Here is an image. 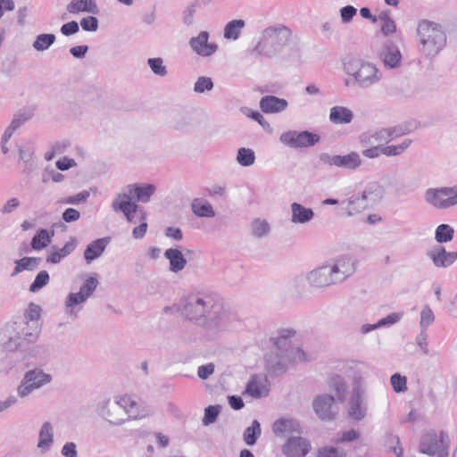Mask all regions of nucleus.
<instances>
[{
  "label": "nucleus",
  "mask_w": 457,
  "mask_h": 457,
  "mask_svg": "<svg viewBox=\"0 0 457 457\" xmlns=\"http://www.w3.org/2000/svg\"><path fill=\"white\" fill-rule=\"evenodd\" d=\"M181 314L188 320L212 332L230 328L235 320L218 297L206 293H197L185 299L181 306Z\"/></svg>",
  "instance_id": "nucleus-1"
},
{
  "label": "nucleus",
  "mask_w": 457,
  "mask_h": 457,
  "mask_svg": "<svg viewBox=\"0 0 457 457\" xmlns=\"http://www.w3.org/2000/svg\"><path fill=\"white\" fill-rule=\"evenodd\" d=\"M358 260L350 254H340L329 259L305 274L311 288L324 289L344 283L357 270Z\"/></svg>",
  "instance_id": "nucleus-2"
},
{
  "label": "nucleus",
  "mask_w": 457,
  "mask_h": 457,
  "mask_svg": "<svg viewBox=\"0 0 457 457\" xmlns=\"http://www.w3.org/2000/svg\"><path fill=\"white\" fill-rule=\"evenodd\" d=\"M407 134V129L401 126L381 129L360 136V143L365 147L361 154L368 159H377L380 155L395 157L406 152L412 144V139L404 138L396 145H384Z\"/></svg>",
  "instance_id": "nucleus-3"
},
{
  "label": "nucleus",
  "mask_w": 457,
  "mask_h": 457,
  "mask_svg": "<svg viewBox=\"0 0 457 457\" xmlns=\"http://www.w3.org/2000/svg\"><path fill=\"white\" fill-rule=\"evenodd\" d=\"M155 191L156 187L153 184H129L115 195L112 208L114 212L122 213L128 223L135 224L137 211L144 210L137 203H149Z\"/></svg>",
  "instance_id": "nucleus-4"
},
{
  "label": "nucleus",
  "mask_w": 457,
  "mask_h": 457,
  "mask_svg": "<svg viewBox=\"0 0 457 457\" xmlns=\"http://www.w3.org/2000/svg\"><path fill=\"white\" fill-rule=\"evenodd\" d=\"M342 69L349 79L345 85L352 82L361 89H370L382 83L384 73L377 63L358 55L349 54L342 59Z\"/></svg>",
  "instance_id": "nucleus-5"
},
{
  "label": "nucleus",
  "mask_w": 457,
  "mask_h": 457,
  "mask_svg": "<svg viewBox=\"0 0 457 457\" xmlns=\"http://www.w3.org/2000/svg\"><path fill=\"white\" fill-rule=\"evenodd\" d=\"M290 37L291 30L285 25L278 23L269 26L260 32L253 52L265 58L278 57L289 42Z\"/></svg>",
  "instance_id": "nucleus-6"
},
{
  "label": "nucleus",
  "mask_w": 457,
  "mask_h": 457,
  "mask_svg": "<svg viewBox=\"0 0 457 457\" xmlns=\"http://www.w3.org/2000/svg\"><path fill=\"white\" fill-rule=\"evenodd\" d=\"M418 48L427 57L436 55L445 46L446 36L441 26L428 20L417 26Z\"/></svg>",
  "instance_id": "nucleus-7"
},
{
  "label": "nucleus",
  "mask_w": 457,
  "mask_h": 457,
  "mask_svg": "<svg viewBox=\"0 0 457 457\" xmlns=\"http://www.w3.org/2000/svg\"><path fill=\"white\" fill-rule=\"evenodd\" d=\"M424 201L431 208L445 211L457 206V185L428 187Z\"/></svg>",
  "instance_id": "nucleus-8"
},
{
  "label": "nucleus",
  "mask_w": 457,
  "mask_h": 457,
  "mask_svg": "<svg viewBox=\"0 0 457 457\" xmlns=\"http://www.w3.org/2000/svg\"><path fill=\"white\" fill-rule=\"evenodd\" d=\"M97 285V278L94 276H88L80 287L79 292L68 294L64 302V311L69 318L72 320L78 318L79 312L83 308V304L93 295Z\"/></svg>",
  "instance_id": "nucleus-9"
},
{
  "label": "nucleus",
  "mask_w": 457,
  "mask_h": 457,
  "mask_svg": "<svg viewBox=\"0 0 457 457\" xmlns=\"http://www.w3.org/2000/svg\"><path fill=\"white\" fill-rule=\"evenodd\" d=\"M15 336L7 338L6 331L0 332V345L7 351H13L22 345V343H34L40 333V324L21 322L17 327Z\"/></svg>",
  "instance_id": "nucleus-10"
},
{
  "label": "nucleus",
  "mask_w": 457,
  "mask_h": 457,
  "mask_svg": "<svg viewBox=\"0 0 457 457\" xmlns=\"http://www.w3.org/2000/svg\"><path fill=\"white\" fill-rule=\"evenodd\" d=\"M52 375L41 368H33L26 371L17 386L16 393L20 398L29 396L36 390L49 385L52 382Z\"/></svg>",
  "instance_id": "nucleus-11"
},
{
  "label": "nucleus",
  "mask_w": 457,
  "mask_h": 457,
  "mask_svg": "<svg viewBox=\"0 0 457 457\" xmlns=\"http://www.w3.org/2000/svg\"><path fill=\"white\" fill-rule=\"evenodd\" d=\"M295 336V331L293 329H281L275 340V347L278 351H283L287 365L309 360L307 353L302 348L293 345L292 338Z\"/></svg>",
  "instance_id": "nucleus-12"
},
{
  "label": "nucleus",
  "mask_w": 457,
  "mask_h": 457,
  "mask_svg": "<svg viewBox=\"0 0 457 457\" xmlns=\"http://www.w3.org/2000/svg\"><path fill=\"white\" fill-rule=\"evenodd\" d=\"M119 405L122 411V421L125 424L129 420H137L146 418L150 411L133 396L129 395H117Z\"/></svg>",
  "instance_id": "nucleus-13"
},
{
  "label": "nucleus",
  "mask_w": 457,
  "mask_h": 457,
  "mask_svg": "<svg viewBox=\"0 0 457 457\" xmlns=\"http://www.w3.org/2000/svg\"><path fill=\"white\" fill-rule=\"evenodd\" d=\"M97 415L112 427L123 425L122 411L119 405L117 395L112 399H104L100 401L96 405Z\"/></svg>",
  "instance_id": "nucleus-14"
},
{
  "label": "nucleus",
  "mask_w": 457,
  "mask_h": 457,
  "mask_svg": "<svg viewBox=\"0 0 457 457\" xmlns=\"http://www.w3.org/2000/svg\"><path fill=\"white\" fill-rule=\"evenodd\" d=\"M320 140V137L309 131L287 130L279 136L282 145L290 148L312 146Z\"/></svg>",
  "instance_id": "nucleus-15"
},
{
  "label": "nucleus",
  "mask_w": 457,
  "mask_h": 457,
  "mask_svg": "<svg viewBox=\"0 0 457 457\" xmlns=\"http://www.w3.org/2000/svg\"><path fill=\"white\" fill-rule=\"evenodd\" d=\"M320 161L325 165L353 170L359 169L362 164L360 154L354 151L345 155L321 154Z\"/></svg>",
  "instance_id": "nucleus-16"
},
{
  "label": "nucleus",
  "mask_w": 457,
  "mask_h": 457,
  "mask_svg": "<svg viewBox=\"0 0 457 457\" xmlns=\"http://www.w3.org/2000/svg\"><path fill=\"white\" fill-rule=\"evenodd\" d=\"M378 59L386 70H399L403 65V54L399 46L392 41H386L378 52Z\"/></svg>",
  "instance_id": "nucleus-17"
},
{
  "label": "nucleus",
  "mask_w": 457,
  "mask_h": 457,
  "mask_svg": "<svg viewBox=\"0 0 457 457\" xmlns=\"http://www.w3.org/2000/svg\"><path fill=\"white\" fill-rule=\"evenodd\" d=\"M210 34L207 31H200L189 40V46L194 53L201 57H210L218 51V45L209 40Z\"/></svg>",
  "instance_id": "nucleus-18"
},
{
  "label": "nucleus",
  "mask_w": 457,
  "mask_h": 457,
  "mask_svg": "<svg viewBox=\"0 0 457 457\" xmlns=\"http://www.w3.org/2000/svg\"><path fill=\"white\" fill-rule=\"evenodd\" d=\"M360 195L368 209H370L378 205L383 200L386 195V189L381 183L373 180L365 184Z\"/></svg>",
  "instance_id": "nucleus-19"
},
{
  "label": "nucleus",
  "mask_w": 457,
  "mask_h": 457,
  "mask_svg": "<svg viewBox=\"0 0 457 457\" xmlns=\"http://www.w3.org/2000/svg\"><path fill=\"white\" fill-rule=\"evenodd\" d=\"M310 450V442L301 436L289 437L282 447V452L287 457H304Z\"/></svg>",
  "instance_id": "nucleus-20"
},
{
  "label": "nucleus",
  "mask_w": 457,
  "mask_h": 457,
  "mask_svg": "<svg viewBox=\"0 0 457 457\" xmlns=\"http://www.w3.org/2000/svg\"><path fill=\"white\" fill-rule=\"evenodd\" d=\"M427 256L436 268H447L457 260V252H448L442 245H436L427 252Z\"/></svg>",
  "instance_id": "nucleus-21"
},
{
  "label": "nucleus",
  "mask_w": 457,
  "mask_h": 457,
  "mask_svg": "<svg viewBox=\"0 0 457 457\" xmlns=\"http://www.w3.org/2000/svg\"><path fill=\"white\" fill-rule=\"evenodd\" d=\"M340 204L342 213L346 218L355 217L361 214L366 210H369L360 193L347 195L346 198L340 203Z\"/></svg>",
  "instance_id": "nucleus-22"
},
{
  "label": "nucleus",
  "mask_w": 457,
  "mask_h": 457,
  "mask_svg": "<svg viewBox=\"0 0 457 457\" xmlns=\"http://www.w3.org/2000/svg\"><path fill=\"white\" fill-rule=\"evenodd\" d=\"M270 384L263 374L253 375L250 378L245 394L253 398H262L269 395Z\"/></svg>",
  "instance_id": "nucleus-23"
},
{
  "label": "nucleus",
  "mask_w": 457,
  "mask_h": 457,
  "mask_svg": "<svg viewBox=\"0 0 457 457\" xmlns=\"http://www.w3.org/2000/svg\"><path fill=\"white\" fill-rule=\"evenodd\" d=\"M347 414L354 421L364 420L368 414L366 395H351L347 406Z\"/></svg>",
  "instance_id": "nucleus-24"
},
{
  "label": "nucleus",
  "mask_w": 457,
  "mask_h": 457,
  "mask_svg": "<svg viewBox=\"0 0 457 457\" xmlns=\"http://www.w3.org/2000/svg\"><path fill=\"white\" fill-rule=\"evenodd\" d=\"M420 451L428 455L437 457H447L446 446L444 440L438 439L436 435H426L423 436L420 445Z\"/></svg>",
  "instance_id": "nucleus-25"
},
{
  "label": "nucleus",
  "mask_w": 457,
  "mask_h": 457,
  "mask_svg": "<svg viewBox=\"0 0 457 457\" xmlns=\"http://www.w3.org/2000/svg\"><path fill=\"white\" fill-rule=\"evenodd\" d=\"M54 426L51 422H44L38 430L37 449L40 453H48L54 445Z\"/></svg>",
  "instance_id": "nucleus-26"
},
{
  "label": "nucleus",
  "mask_w": 457,
  "mask_h": 457,
  "mask_svg": "<svg viewBox=\"0 0 457 457\" xmlns=\"http://www.w3.org/2000/svg\"><path fill=\"white\" fill-rule=\"evenodd\" d=\"M334 403V397L329 395L317 396L312 403L313 410L316 415L324 420H332L335 416L331 410Z\"/></svg>",
  "instance_id": "nucleus-27"
},
{
  "label": "nucleus",
  "mask_w": 457,
  "mask_h": 457,
  "mask_svg": "<svg viewBox=\"0 0 457 457\" xmlns=\"http://www.w3.org/2000/svg\"><path fill=\"white\" fill-rule=\"evenodd\" d=\"M290 220L293 224H307L315 217L314 211L312 208L306 207L297 202H293L290 204Z\"/></svg>",
  "instance_id": "nucleus-28"
},
{
  "label": "nucleus",
  "mask_w": 457,
  "mask_h": 457,
  "mask_svg": "<svg viewBox=\"0 0 457 457\" xmlns=\"http://www.w3.org/2000/svg\"><path fill=\"white\" fill-rule=\"evenodd\" d=\"M78 240L71 237L62 248L56 246L51 247L46 256V262L53 264L61 262L65 257L70 255L77 247Z\"/></svg>",
  "instance_id": "nucleus-29"
},
{
  "label": "nucleus",
  "mask_w": 457,
  "mask_h": 457,
  "mask_svg": "<svg viewBox=\"0 0 457 457\" xmlns=\"http://www.w3.org/2000/svg\"><path fill=\"white\" fill-rule=\"evenodd\" d=\"M369 373V367L366 364H360L355 368L354 375L352 378V394L366 395L365 378Z\"/></svg>",
  "instance_id": "nucleus-30"
},
{
  "label": "nucleus",
  "mask_w": 457,
  "mask_h": 457,
  "mask_svg": "<svg viewBox=\"0 0 457 457\" xmlns=\"http://www.w3.org/2000/svg\"><path fill=\"white\" fill-rule=\"evenodd\" d=\"M288 103L284 98L266 96L260 100V108L265 113H278L285 111Z\"/></svg>",
  "instance_id": "nucleus-31"
},
{
  "label": "nucleus",
  "mask_w": 457,
  "mask_h": 457,
  "mask_svg": "<svg viewBox=\"0 0 457 457\" xmlns=\"http://www.w3.org/2000/svg\"><path fill=\"white\" fill-rule=\"evenodd\" d=\"M164 257L169 261V270L173 273L180 272L187 266V259L179 248L165 250Z\"/></svg>",
  "instance_id": "nucleus-32"
},
{
  "label": "nucleus",
  "mask_w": 457,
  "mask_h": 457,
  "mask_svg": "<svg viewBox=\"0 0 457 457\" xmlns=\"http://www.w3.org/2000/svg\"><path fill=\"white\" fill-rule=\"evenodd\" d=\"M272 431L277 436L284 437L294 432L298 433L300 425L295 420L281 418L273 423Z\"/></svg>",
  "instance_id": "nucleus-33"
},
{
  "label": "nucleus",
  "mask_w": 457,
  "mask_h": 457,
  "mask_svg": "<svg viewBox=\"0 0 457 457\" xmlns=\"http://www.w3.org/2000/svg\"><path fill=\"white\" fill-rule=\"evenodd\" d=\"M353 111L343 105H336L329 110V120L333 124H349L353 120Z\"/></svg>",
  "instance_id": "nucleus-34"
},
{
  "label": "nucleus",
  "mask_w": 457,
  "mask_h": 457,
  "mask_svg": "<svg viewBox=\"0 0 457 457\" xmlns=\"http://www.w3.org/2000/svg\"><path fill=\"white\" fill-rule=\"evenodd\" d=\"M192 212L199 218H214L215 210L212 204L204 198H195L191 202Z\"/></svg>",
  "instance_id": "nucleus-35"
},
{
  "label": "nucleus",
  "mask_w": 457,
  "mask_h": 457,
  "mask_svg": "<svg viewBox=\"0 0 457 457\" xmlns=\"http://www.w3.org/2000/svg\"><path fill=\"white\" fill-rule=\"evenodd\" d=\"M108 245L106 238L96 239L87 245L84 251V258L87 263H91L96 259L99 258L104 252Z\"/></svg>",
  "instance_id": "nucleus-36"
},
{
  "label": "nucleus",
  "mask_w": 457,
  "mask_h": 457,
  "mask_svg": "<svg viewBox=\"0 0 457 457\" xmlns=\"http://www.w3.org/2000/svg\"><path fill=\"white\" fill-rule=\"evenodd\" d=\"M67 11L70 13L79 12H97V5L94 0H71L67 6Z\"/></svg>",
  "instance_id": "nucleus-37"
},
{
  "label": "nucleus",
  "mask_w": 457,
  "mask_h": 457,
  "mask_svg": "<svg viewBox=\"0 0 457 457\" xmlns=\"http://www.w3.org/2000/svg\"><path fill=\"white\" fill-rule=\"evenodd\" d=\"M54 235V233L53 230L49 231L45 228L39 229L31 240V247L37 251H40L47 247L50 245Z\"/></svg>",
  "instance_id": "nucleus-38"
},
{
  "label": "nucleus",
  "mask_w": 457,
  "mask_h": 457,
  "mask_svg": "<svg viewBox=\"0 0 457 457\" xmlns=\"http://www.w3.org/2000/svg\"><path fill=\"white\" fill-rule=\"evenodd\" d=\"M267 367L273 370H283L287 367L283 351L271 352L265 355Z\"/></svg>",
  "instance_id": "nucleus-39"
},
{
  "label": "nucleus",
  "mask_w": 457,
  "mask_h": 457,
  "mask_svg": "<svg viewBox=\"0 0 457 457\" xmlns=\"http://www.w3.org/2000/svg\"><path fill=\"white\" fill-rule=\"evenodd\" d=\"M245 22L244 20H233L228 22L224 28V38L228 40H237L244 29Z\"/></svg>",
  "instance_id": "nucleus-40"
},
{
  "label": "nucleus",
  "mask_w": 457,
  "mask_h": 457,
  "mask_svg": "<svg viewBox=\"0 0 457 457\" xmlns=\"http://www.w3.org/2000/svg\"><path fill=\"white\" fill-rule=\"evenodd\" d=\"M454 228L449 224H440L435 230V240L438 244L448 243L453 240Z\"/></svg>",
  "instance_id": "nucleus-41"
},
{
  "label": "nucleus",
  "mask_w": 457,
  "mask_h": 457,
  "mask_svg": "<svg viewBox=\"0 0 457 457\" xmlns=\"http://www.w3.org/2000/svg\"><path fill=\"white\" fill-rule=\"evenodd\" d=\"M138 220L137 219V221H139L140 224L137 227H135L132 230V236L135 239H142L147 231L148 224L146 221L147 219V213L145 210H139L137 211Z\"/></svg>",
  "instance_id": "nucleus-42"
},
{
  "label": "nucleus",
  "mask_w": 457,
  "mask_h": 457,
  "mask_svg": "<svg viewBox=\"0 0 457 457\" xmlns=\"http://www.w3.org/2000/svg\"><path fill=\"white\" fill-rule=\"evenodd\" d=\"M55 41L54 34H40L33 42V48L37 52L47 50Z\"/></svg>",
  "instance_id": "nucleus-43"
},
{
  "label": "nucleus",
  "mask_w": 457,
  "mask_h": 457,
  "mask_svg": "<svg viewBox=\"0 0 457 457\" xmlns=\"http://www.w3.org/2000/svg\"><path fill=\"white\" fill-rule=\"evenodd\" d=\"M436 320L435 313L429 305L422 306L420 315V327L422 331H426Z\"/></svg>",
  "instance_id": "nucleus-44"
},
{
  "label": "nucleus",
  "mask_w": 457,
  "mask_h": 457,
  "mask_svg": "<svg viewBox=\"0 0 457 457\" xmlns=\"http://www.w3.org/2000/svg\"><path fill=\"white\" fill-rule=\"evenodd\" d=\"M237 162L243 167L252 166L255 162V154L250 148L241 147L237 150Z\"/></svg>",
  "instance_id": "nucleus-45"
},
{
  "label": "nucleus",
  "mask_w": 457,
  "mask_h": 457,
  "mask_svg": "<svg viewBox=\"0 0 457 457\" xmlns=\"http://www.w3.org/2000/svg\"><path fill=\"white\" fill-rule=\"evenodd\" d=\"M261 425L258 420H253L252 425L244 432V440L247 445H253L261 436Z\"/></svg>",
  "instance_id": "nucleus-46"
},
{
  "label": "nucleus",
  "mask_w": 457,
  "mask_h": 457,
  "mask_svg": "<svg viewBox=\"0 0 457 457\" xmlns=\"http://www.w3.org/2000/svg\"><path fill=\"white\" fill-rule=\"evenodd\" d=\"M42 308L34 303H30L24 312V321L31 324H40Z\"/></svg>",
  "instance_id": "nucleus-47"
},
{
  "label": "nucleus",
  "mask_w": 457,
  "mask_h": 457,
  "mask_svg": "<svg viewBox=\"0 0 457 457\" xmlns=\"http://www.w3.org/2000/svg\"><path fill=\"white\" fill-rule=\"evenodd\" d=\"M270 230V223L264 219H255L251 224L252 234L256 237L267 236Z\"/></svg>",
  "instance_id": "nucleus-48"
},
{
  "label": "nucleus",
  "mask_w": 457,
  "mask_h": 457,
  "mask_svg": "<svg viewBox=\"0 0 457 457\" xmlns=\"http://www.w3.org/2000/svg\"><path fill=\"white\" fill-rule=\"evenodd\" d=\"M147 64L152 72L158 77H165L168 74L167 67L164 65V61L161 57L149 58Z\"/></svg>",
  "instance_id": "nucleus-49"
},
{
  "label": "nucleus",
  "mask_w": 457,
  "mask_h": 457,
  "mask_svg": "<svg viewBox=\"0 0 457 457\" xmlns=\"http://www.w3.org/2000/svg\"><path fill=\"white\" fill-rule=\"evenodd\" d=\"M242 112L248 118L253 119V120L257 121L262 129L267 131L268 133L272 132V128L270 124L264 119L262 114H261L258 111H253L249 108H244L242 109Z\"/></svg>",
  "instance_id": "nucleus-50"
},
{
  "label": "nucleus",
  "mask_w": 457,
  "mask_h": 457,
  "mask_svg": "<svg viewBox=\"0 0 457 457\" xmlns=\"http://www.w3.org/2000/svg\"><path fill=\"white\" fill-rule=\"evenodd\" d=\"M381 21V32L384 36L388 37L396 32V24L393 19H391L388 13L382 12L379 15Z\"/></svg>",
  "instance_id": "nucleus-51"
},
{
  "label": "nucleus",
  "mask_w": 457,
  "mask_h": 457,
  "mask_svg": "<svg viewBox=\"0 0 457 457\" xmlns=\"http://www.w3.org/2000/svg\"><path fill=\"white\" fill-rule=\"evenodd\" d=\"M213 87V81L210 77L201 76L195 82L194 91L197 94H204L212 91Z\"/></svg>",
  "instance_id": "nucleus-52"
},
{
  "label": "nucleus",
  "mask_w": 457,
  "mask_h": 457,
  "mask_svg": "<svg viewBox=\"0 0 457 457\" xmlns=\"http://www.w3.org/2000/svg\"><path fill=\"white\" fill-rule=\"evenodd\" d=\"M49 274L46 270L40 271L35 278L34 281L29 287V291L36 293L42 289L49 283Z\"/></svg>",
  "instance_id": "nucleus-53"
},
{
  "label": "nucleus",
  "mask_w": 457,
  "mask_h": 457,
  "mask_svg": "<svg viewBox=\"0 0 457 457\" xmlns=\"http://www.w3.org/2000/svg\"><path fill=\"white\" fill-rule=\"evenodd\" d=\"M390 384L395 393H403L407 390V378L399 373L391 376Z\"/></svg>",
  "instance_id": "nucleus-54"
},
{
  "label": "nucleus",
  "mask_w": 457,
  "mask_h": 457,
  "mask_svg": "<svg viewBox=\"0 0 457 457\" xmlns=\"http://www.w3.org/2000/svg\"><path fill=\"white\" fill-rule=\"evenodd\" d=\"M317 457H345V453L339 447L325 446L318 451Z\"/></svg>",
  "instance_id": "nucleus-55"
},
{
  "label": "nucleus",
  "mask_w": 457,
  "mask_h": 457,
  "mask_svg": "<svg viewBox=\"0 0 457 457\" xmlns=\"http://www.w3.org/2000/svg\"><path fill=\"white\" fill-rule=\"evenodd\" d=\"M403 317V312H391L386 317L380 319L378 321V326L379 328L383 327H390L397 322H399Z\"/></svg>",
  "instance_id": "nucleus-56"
},
{
  "label": "nucleus",
  "mask_w": 457,
  "mask_h": 457,
  "mask_svg": "<svg viewBox=\"0 0 457 457\" xmlns=\"http://www.w3.org/2000/svg\"><path fill=\"white\" fill-rule=\"evenodd\" d=\"M220 410L218 406L210 405L204 410V416L203 418L202 423L204 426H209L215 422Z\"/></svg>",
  "instance_id": "nucleus-57"
},
{
  "label": "nucleus",
  "mask_w": 457,
  "mask_h": 457,
  "mask_svg": "<svg viewBox=\"0 0 457 457\" xmlns=\"http://www.w3.org/2000/svg\"><path fill=\"white\" fill-rule=\"evenodd\" d=\"M341 21L345 24L350 23L357 14V9L353 5H346L339 10Z\"/></svg>",
  "instance_id": "nucleus-58"
},
{
  "label": "nucleus",
  "mask_w": 457,
  "mask_h": 457,
  "mask_svg": "<svg viewBox=\"0 0 457 457\" xmlns=\"http://www.w3.org/2000/svg\"><path fill=\"white\" fill-rule=\"evenodd\" d=\"M331 386L336 390L338 397L344 398L347 390V385L343 378H334L331 381Z\"/></svg>",
  "instance_id": "nucleus-59"
},
{
  "label": "nucleus",
  "mask_w": 457,
  "mask_h": 457,
  "mask_svg": "<svg viewBox=\"0 0 457 457\" xmlns=\"http://www.w3.org/2000/svg\"><path fill=\"white\" fill-rule=\"evenodd\" d=\"M80 26L85 31L95 32L98 29V20L94 16H87L80 21Z\"/></svg>",
  "instance_id": "nucleus-60"
},
{
  "label": "nucleus",
  "mask_w": 457,
  "mask_h": 457,
  "mask_svg": "<svg viewBox=\"0 0 457 457\" xmlns=\"http://www.w3.org/2000/svg\"><path fill=\"white\" fill-rule=\"evenodd\" d=\"M360 437V432L356 429H349L341 433L340 436L336 440L337 443H347L357 440Z\"/></svg>",
  "instance_id": "nucleus-61"
},
{
  "label": "nucleus",
  "mask_w": 457,
  "mask_h": 457,
  "mask_svg": "<svg viewBox=\"0 0 457 457\" xmlns=\"http://www.w3.org/2000/svg\"><path fill=\"white\" fill-rule=\"evenodd\" d=\"M21 206V201L17 197L8 199L2 206L3 214H10Z\"/></svg>",
  "instance_id": "nucleus-62"
},
{
  "label": "nucleus",
  "mask_w": 457,
  "mask_h": 457,
  "mask_svg": "<svg viewBox=\"0 0 457 457\" xmlns=\"http://www.w3.org/2000/svg\"><path fill=\"white\" fill-rule=\"evenodd\" d=\"M61 453L63 457H78L76 444L74 442H66L61 449Z\"/></svg>",
  "instance_id": "nucleus-63"
},
{
  "label": "nucleus",
  "mask_w": 457,
  "mask_h": 457,
  "mask_svg": "<svg viewBox=\"0 0 457 457\" xmlns=\"http://www.w3.org/2000/svg\"><path fill=\"white\" fill-rule=\"evenodd\" d=\"M29 120V116L26 113H17L14 115L11 124L8 126L14 131L23 125Z\"/></svg>",
  "instance_id": "nucleus-64"
}]
</instances>
